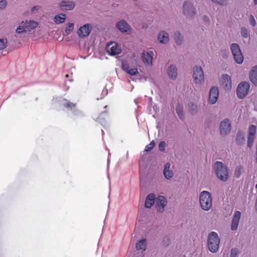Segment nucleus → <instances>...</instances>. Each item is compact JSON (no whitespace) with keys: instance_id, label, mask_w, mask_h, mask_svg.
Returning a JSON list of instances; mask_svg holds the SVG:
<instances>
[{"instance_id":"obj_22","label":"nucleus","mask_w":257,"mask_h":257,"mask_svg":"<svg viewBox=\"0 0 257 257\" xmlns=\"http://www.w3.org/2000/svg\"><path fill=\"white\" fill-rule=\"evenodd\" d=\"M163 174L165 178L167 180H170L174 176V173L171 169V164L170 163L166 164L163 171Z\"/></svg>"},{"instance_id":"obj_1","label":"nucleus","mask_w":257,"mask_h":257,"mask_svg":"<svg viewBox=\"0 0 257 257\" xmlns=\"http://www.w3.org/2000/svg\"><path fill=\"white\" fill-rule=\"evenodd\" d=\"M39 24L37 21L32 20H27L22 21L15 31L14 37L16 39L22 38V35L27 32H29L36 28Z\"/></svg>"},{"instance_id":"obj_45","label":"nucleus","mask_w":257,"mask_h":257,"mask_svg":"<svg viewBox=\"0 0 257 257\" xmlns=\"http://www.w3.org/2000/svg\"><path fill=\"white\" fill-rule=\"evenodd\" d=\"M65 76H66V77H68V74H66Z\"/></svg>"},{"instance_id":"obj_26","label":"nucleus","mask_w":257,"mask_h":257,"mask_svg":"<svg viewBox=\"0 0 257 257\" xmlns=\"http://www.w3.org/2000/svg\"><path fill=\"white\" fill-rule=\"evenodd\" d=\"M74 23H68L66 24L64 28V31L63 33V36H67L69 35L74 30Z\"/></svg>"},{"instance_id":"obj_9","label":"nucleus","mask_w":257,"mask_h":257,"mask_svg":"<svg viewBox=\"0 0 257 257\" xmlns=\"http://www.w3.org/2000/svg\"><path fill=\"white\" fill-rule=\"evenodd\" d=\"M92 29V26L90 24H85L80 26L77 30V36L81 39L88 37L90 34Z\"/></svg>"},{"instance_id":"obj_11","label":"nucleus","mask_w":257,"mask_h":257,"mask_svg":"<svg viewBox=\"0 0 257 257\" xmlns=\"http://www.w3.org/2000/svg\"><path fill=\"white\" fill-rule=\"evenodd\" d=\"M219 96V89L218 87L212 86L209 90L208 96V103L210 105L215 104L218 100Z\"/></svg>"},{"instance_id":"obj_38","label":"nucleus","mask_w":257,"mask_h":257,"mask_svg":"<svg viewBox=\"0 0 257 257\" xmlns=\"http://www.w3.org/2000/svg\"><path fill=\"white\" fill-rule=\"evenodd\" d=\"M249 21L252 26L254 27L256 25L255 20L252 15H250L249 17Z\"/></svg>"},{"instance_id":"obj_39","label":"nucleus","mask_w":257,"mask_h":257,"mask_svg":"<svg viewBox=\"0 0 257 257\" xmlns=\"http://www.w3.org/2000/svg\"><path fill=\"white\" fill-rule=\"evenodd\" d=\"M63 105L66 107L68 108H72L74 106L75 104L72 103H70L69 102H68L67 100H64V102L63 103Z\"/></svg>"},{"instance_id":"obj_42","label":"nucleus","mask_w":257,"mask_h":257,"mask_svg":"<svg viewBox=\"0 0 257 257\" xmlns=\"http://www.w3.org/2000/svg\"><path fill=\"white\" fill-rule=\"evenodd\" d=\"M192 107H193V109H196L197 108V106L196 105H192Z\"/></svg>"},{"instance_id":"obj_31","label":"nucleus","mask_w":257,"mask_h":257,"mask_svg":"<svg viewBox=\"0 0 257 257\" xmlns=\"http://www.w3.org/2000/svg\"><path fill=\"white\" fill-rule=\"evenodd\" d=\"M243 171V168L242 166H238L234 172V176L236 178H238L240 177Z\"/></svg>"},{"instance_id":"obj_24","label":"nucleus","mask_w":257,"mask_h":257,"mask_svg":"<svg viewBox=\"0 0 257 257\" xmlns=\"http://www.w3.org/2000/svg\"><path fill=\"white\" fill-rule=\"evenodd\" d=\"M250 81L255 85H257V65L253 67L249 72Z\"/></svg>"},{"instance_id":"obj_13","label":"nucleus","mask_w":257,"mask_h":257,"mask_svg":"<svg viewBox=\"0 0 257 257\" xmlns=\"http://www.w3.org/2000/svg\"><path fill=\"white\" fill-rule=\"evenodd\" d=\"M220 85L226 90H229L231 88V78L228 74H223L221 75L220 80Z\"/></svg>"},{"instance_id":"obj_34","label":"nucleus","mask_w":257,"mask_h":257,"mask_svg":"<svg viewBox=\"0 0 257 257\" xmlns=\"http://www.w3.org/2000/svg\"><path fill=\"white\" fill-rule=\"evenodd\" d=\"M240 34L242 37L247 38L248 37V31L246 28L242 27L241 28Z\"/></svg>"},{"instance_id":"obj_23","label":"nucleus","mask_w":257,"mask_h":257,"mask_svg":"<svg viewBox=\"0 0 257 257\" xmlns=\"http://www.w3.org/2000/svg\"><path fill=\"white\" fill-rule=\"evenodd\" d=\"M117 29L121 32H127L129 30L130 27L126 22L123 20L119 21L116 25Z\"/></svg>"},{"instance_id":"obj_43","label":"nucleus","mask_w":257,"mask_h":257,"mask_svg":"<svg viewBox=\"0 0 257 257\" xmlns=\"http://www.w3.org/2000/svg\"><path fill=\"white\" fill-rule=\"evenodd\" d=\"M254 5H257V0H253Z\"/></svg>"},{"instance_id":"obj_20","label":"nucleus","mask_w":257,"mask_h":257,"mask_svg":"<svg viewBox=\"0 0 257 257\" xmlns=\"http://www.w3.org/2000/svg\"><path fill=\"white\" fill-rule=\"evenodd\" d=\"M241 213L236 211L234 213L231 224V229L233 231L237 229L238 223L240 219Z\"/></svg>"},{"instance_id":"obj_10","label":"nucleus","mask_w":257,"mask_h":257,"mask_svg":"<svg viewBox=\"0 0 257 257\" xmlns=\"http://www.w3.org/2000/svg\"><path fill=\"white\" fill-rule=\"evenodd\" d=\"M231 122L228 119L222 120L219 124V133L221 136L224 137L228 135L231 131Z\"/></svg>"},{"instance_id":"obj_41","label":"nucleus","mask_w":257,"mask_h":257,"mask_svg":"<svg viewBox=\"0 0 257 257\" xmlns=\"http://www.w3.org/2000/svg\"><path fill=\"white\" fill-rule=\"evenodd\" d=\"M165 146V142L164 141L161 142L159 145V148L161 151L164 150V147Z\"/></svg>"},{"instance_id":"obj_21","label":"nucleus","mask_w":257,"mask_h":257,"mask_svg":"<svg viewBox=\"0 0 257 257\" xmlns=\"http://www.w3.org/2000/svg\"><path fill=\"white\" fill-rule=\"evenodd\" d=\"M167 74L172 80H175L178 76V72L176 66L174 64H170L167 68Z\"/></svg>"},{"instance_id":"obj_27","label":"nucleus","mask_w":257,"mask_h":257,"mask_svg":"<svg viewBox=\"0 0 257 257\" xmlns=\"http://www.w3.org/2000/svg\"><path fill=\"white\" fill-rule=\"evenodd\" d=\"M174 39L177 45H181L184 41L183 35L179 31H176L174 34Z\"/></svg>"},{"instance_id":"obj_40","label":"nucleus","mask_w":257,"mask_h":257,"mask_svg":"<svg viewBox=\"0 0 257 257\" xmlns=\"http://www.w3.org/2000/svg\"><path fill=\"white\" fill-rule=\"evenodd\" d=\"M39 10V7L38 6H34L31 8V11L32 13H36Z\"/></svg>"},{"instance_id":"obj_33","label":"nucleus","mask_w":257,"mask_h":257,"mask_svg":"<svg viewBox=\"0 0 257 257\" xmlns=\"http://www.w3.org/2000/svg\"><path fill=\"white\" fill-rule=\"evenodd\" d=\"M8 40L6 38L0 39V50L4 49L7 46Z\"/></svg>"},{"instance_id":"obj_18","label":"nucleus","mask_w":257,"mask_h":257,"mask_svg":"<svg viewBox=\"0 0 257 257\" xmlns=\"http://www.w3.org/2000/svg\"><path fill=\"white\" fill-rule=\"evenodd\" d=\"M122 69L127 74L134 76L138 74V70L137 67H133L130 64L123 62L122 63Z\"/></svg>"},{"instance_id":"obj_29","label":"nucleus","mask_w":257,"mask_h":257,"mask_svg":"<svg viewBox=\"0 0 257 257\" xmlns=\"http://www.w3.org/2000/svg\"><path fill=\"white\" fill-rule=\"evenodd\" d=\"M136 248L138 250H142L144 251L146 248V239H142L138 242L136 244Z\"/></svg>"},{"instance_id":"obj_17","label":"nucleus","mask_w":257,"mask_h":257,"mask_svg":"<svg viewBox=\"0 0 257 257\" xmlns=\"http://www.w3.org/2000/svg\"><path fill=\"white\" fill-rule=\"evenodd\" d=\"M157 40L161 44H168L170 41L168 33L164 30L160 31L158 34Z\"/></svg>"},{"instance_id":"obj_16","label":"nucleus","mask_w":257,"mask_h":257,"mask_svg":"<svg viewBox=\"0 0 257 257\" xmlns=\"http://www.w3.org/2000/svg\"><path fill=\"white\" fill-rule=\"evenodd\" d=\"M256 133V126L254 125H250L248 130L247 136V146L251 148L252 146L253 142L254 139L255 134Z\"/></svg>"},{"instance_id":"obj_6","label":"nucleus","mask_w":257,"mask_h":257,"mask_svg":"<svg viewBox=\"0 0 257 257\" xmlns=\"http://www.w3.org/2000/svg\"><path fill=\"white\" fill-rule=\"evenodd\" d=\"M230 49L235 61L238 64H242L243 56L239 45L236 43H232L230 46Z\"/></svg>"},{"instance_id":"obj_28","label":"nucleus","mask_w":257,"mask_h":257,"mask_svg":"<svg viewBox=\"0 0 257 257\" xmlns=\"http://www.w3.org/2000/svg\"><path fill=\"white\" fill-rule=\"evenodd\" d=\"M66 19V14L64 13H60L57 15H56L53 19L54 22L57 24H62L63 23Z\"/></svg>"},{"instance_id":"obj_30","label":"nucleus","mask_w":257,"mask_h":257,"mask_svg":"<svg viewBox=\"0 0 257 257\" xmlns=\"http://www.w3.org/2000/svg\"><path fill=\"white\" fill-rule=\"evenodd\" d=\"M176 111L180 118L183 119L184 116L183 106L180 104H178L176 106Z\"/></svg>"},{"instance_id":"obj_14","label":"nucleus","mask_w":257,"mask_h":257,"mask_svg":"<svg viewBox=\"0 0 257 257\" xmlns=\"http://www.w3.org/2000/svg\"><path fill=\"white\" fill-rule=\"evenodd\" d=\"M154 53L152 51L144 52L141 54V57L143 63L149 66L153 65L152 60Z\"/></svg>"},{"instance_id":"obj_37","label":"nucleus","mask_w":257,"mask_h":257,"mask_svg":"<svg viewBox=\"0 0 257 257\" xmlns=\"http://www.w3.org/2000/svg\"><path fill=\"white\" fill-rule=\"evenodd\" d=\"M238 250L237 248H232L231 250L230 257H236L238 254Z\"/></svg>"},{"instance_id":"obj_46","label":"nucleus","mask_w":257,"mask_h":257,"mask_svg":"<svg viewBox=\"0 0 257 257\" xmlns=\"http://www.w3.org/2000/svg\"><path fill=\"white\" fill-rule=\"evenodd\" d=\"M238 137H239V136H237V140L238 139Z\"/></svg>"},{"instance_id":"obj_12","label":"nucleus","mask_w":257,"mask_h":257,"mask_svg":"<svg viewBox=\"0 0 257 257\" xmlns=\"http://www.w3.org/2000/svg\"><path fill=\"white\" fill-rule=\"evenodd\" d=\"M106 49L108 54L111 56L118 55L121 52L120 46L115 42L109 43L106 47Z\"/></svg>"},{"instance_id":"obj_5","label":"nucleus","mask_w":257,"mask_h":257,"mask_svg":"<svg viewBox=\"0 0 257 257\" xmlns=\"http://www.w3.org/2000/svg\"><path fill=\"white\" fill-rule=\"evenodd\" d=\"M193 82L197 85H202L205 82L203 71L200 66H195L193 68L192 75Z\"/></svg>"},{"instance_id":"obj_19","label":"nucleus","mask_w":257,"mask_h":257,"mask_svg":"<svg viewBox=\"0 0 257 257\" xmlns=\"http://www.w3.org/2000/svg\"><path fill=\"white\" fill-rule=\"evenodd\" d=\"M157 208L158 211L162 212L164 210L165 207L167 205V200L164 196H160L157 199Z\"/></svg>"},{"instance_id":"obj_4","label":"nucleus","mask_w":257,"mask_h":257,"mask_svg":"<svg viewBox=\"0 0 257 257\" xmlns=\"http://www.w3.org/2000/svg\"><path fill=\"white\" fill-rule=\"evenodd\" d=\"M220 239L218 234L212 231L209 233L207 238L208 248L210 251L213 253L216 252L219 249Z\"/></svg>"},{"instance_id":"obj_7","label":"nucleus","mask_w":257,"mask_h":257,"mask_svg":"<svg viewBox=\"0 0 257 257\" xmlns=\"http://www.w3.org/2000/svg\"><path fill=\"white\" fill-rule=\"evenodd\" d=\"M182 11L183 14L188 18H193L196 14L193 3L190 1H185L183 3Z\"/></svg>"},{"instance_id":"obj_15","label":"nucleus","mask_w":257,"mask_h":257,"mask_svg":"<svg viewBox=\"0 0 257 257\" xmlns=\"http://www.w3.org/2000/svg\"><path fill=\"white\" fill-rule=\"evenodd\" d=\"M58 6L63 11H72L75 8L76 4L73 1L63 0L58 4Z\"/></svg>"},{"instance_id":"obj_3","label":"nucleus","mask_w":257,"mask_h":257,"mask_svg":"<svg viewBox=\"0 0 257 257\" xmlns=\"http://www.w3.org/2000/svg\"><path fill=\"white\" fill-rule=\"evenodd\" d=\"M199 204L203 210H210L212 207V197L211 193L207 191H201L199 194Z\"/></svg>"},{"instance_id":"obj_35","label":"nucleus","mask_w":257,"mask_h":257,"mask_svg":"<svg viewBox=\"0 0 257 257\" xmlns=\"http://www.w3.org/2000/svg\"><path fill=\"white\" fill-rule=\"evenodd\" d=\"M155 146V143H154V141H152L149 145H147L145 149V152H149L151 150H152L153 149V148Z\"/></svg>"},{"instance_id":"obj_8","label":"nucleus","mask_w":257,"mask_h":257,"mask_svg":"<svg viewBox=\"0 0 257 257\" xmlns=\"http://www.w3.org/2000/svg\"><path fill=\"white\" fill-rule=\"evenodd\" d=\"M249 84L247 82H240L236 89V95L238 98H243L248 93Z\"/></svg>"},{"instance_id":"obj_32","label":"nucleus","mask_w":257,"mask_h":257,"mask_svg":"<svg viewBox=\"0 0 257 257\" xmlns=\"http://www.w3.org/2000/svg\"><path fill=\"white\" fill-rule=\"evenodd\" d=\"M213 3L218 5L221 6H226L228 2L227 0H210Z\"/></svg>"},{"instance_id":"obj_44","label":"nucleus","mask_w":257,"mask_h":257,"mask_svg":"<svg viewBox=\"0 0 257 257\" xmlns=\"http://www.w3.org/2000/svg\"><path fill=\"white\" fill-rule=\"evenodd\" d=\"M255 187L256 189H257V184L255 185Z\"/></svg>"},{"instance_id":"obj_25","label":"nucleus","mask_w":257,"mask_h":257,"mask_svg":"<svg viewBox=\"0 0 257 257\" xmlns=\"http://www.w3.org/2000/svg\"><path fill=\"white\" fill-rule=\"evenodd\" d=\"M155 199V195L151 193L149 194L146 198L145 201V207L148 208H150L154 204V200Z\"/></svg>"},{"instance_id":"obj_2","label":"nucleus","mask_w":257,"mask_h":257,"mask_svg":"<svg viewBox=\"0 0 257 257\" xmlns=\"http://www.w3.org/2000/svg\"><path fill=\"white\" fill-rule=\"evenodd\" d=\"M214 170L216 177L220 181L226 182L229 178V172L228 168L223 163L216 161L214 164Z\"/></svg>"},{"instance_id":"obj_36","label":"nucleus","mask_w":257,"mask_h":257,"mask_svg":"<svg viewBox=\"0 0 257 257\" xmlns=\"http://www.w3.org/2000/svg\"><path fill=\"white\" fill-rule=\"evenodd\" d=\"M8 5V2L6 0L0 1V10L5 9Z\"/></svg>"}]
</instances>
